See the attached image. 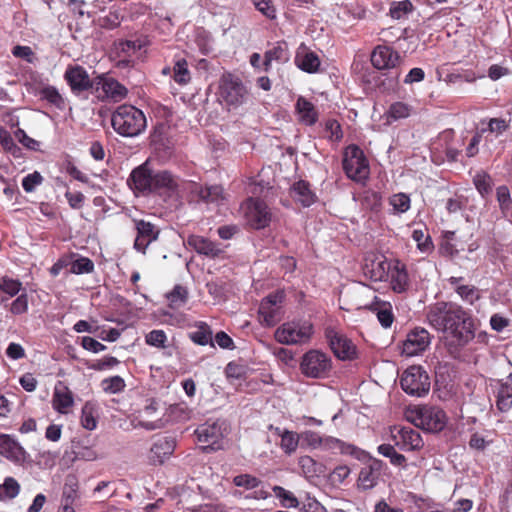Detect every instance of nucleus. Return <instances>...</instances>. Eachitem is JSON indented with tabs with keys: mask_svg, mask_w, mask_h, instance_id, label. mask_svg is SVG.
Masks as SVG:
<instances>
[{
	"mask_svg": "<svg viewBox=\"0 0 512 512\" xmlns=\"http://www.w3.org/2000/svg\"><path fill=\"white\" fill-rule=\"evenodd\" d=\"M152 172L153 170L150 169L149 162H144L132 170L129 178L127 179L128 186L137 192H150Z\"/></svg>",
	"mask_w": 512,
	"mask_h": 512,
	"instance_id": "nucleus-19",
	"label": "nucleus"
},
{
	"mask_svg": "<svg viewBox=\"0 0 512 512\" xmlns=\"http://www.w3.org/2000/svg\"><path fill=\"white\" fill-rule=\"evenodd\" d=\"M412 7V3L409 0L398 2L390 8V15L394 19H399L403 13L410 12Z\"/></svg>",
	"mask_w": 512,
	"mask_h": 512,
	"instance_id": "nucleus-60",
	"label": "nucleus"
},
{
	"mask_svg": "<svg viewBox=\"0 0 512 512\" xmlns=\"http://www.w3.org/2000/svg\"><path fill=\"white\" fill-rule=\"evenodd\" d=\"M233 483L237 487L253 490L258 488L262 481L251 474H240L233 478Z\"/></svg>",
	"mask_w": 512,
	"mask_h": 512,
	"instance_id": "nucleus-45",
	"label": "nucleus"
},
{
	"mask_svg": "<svg viewBox=\"0 0 512 512\" xmlns=\"http://www.w3.org/2000/svg\"><path fill=\"white\" fill-rule=\"evenodd\" d=\"M119 364V360L113 356H106L101 360L96 361L92 365H90L91 369L102 371L111 367H114Z\"/></svg>",
	"mask_w": 512,
	"mask_h": 512,
	"instance_id": "nucleus-62",
	"label": "nucleus"
},
{
	"mask_svg": "<svg viewBox=\"0 0 512 512\" xmlns=\"http://www.w3.org/2000/svg\"><path fill=\"white\" fill-rule=\"evenodd\" d=\"M323 444L329 447L336 446L338 447L342 453L346 454H353L356 450V447L352 444H346L343 441L334 438V437H327L323 439Z\"/></svg>",
	"mask_w": 512,
	"mask_h": 512,
	"instance_id": "nucleus-56",
	"label": "nucleus"
},
{
	"mask_svg": "<svg viewBox=\"0 0 512 512\" xmlns=\"http://www.w3.org/2000/svg\"><path fill=\"white\" fill-rule=\"evenodd\" d=\"M400 385L405 393L423 397L430 390V377L421 366L413 365L402 373Z\"/></svg>",
	"mask_w": 512,
	"mask_h": 512,
	"instance_id": "nucleus-6",
	"label": "nucleus"
},
{
	"mask_svg": "<svg viewBox=\"0 0 512 512\" xmlns=\"http://www.w3.org/2000/svg\"><path fill=\"white\" fill-rule=\"evenodd\" d=\"M28 309V297L26 293H22L11 304L10 311L14 315L23 314Z\"/></svg>",
	"mask_w": 512,
	"mask_h": 512,
	"instance_id": "nucleus-54",
	"label": "nucleus"
},
{
	"mask_svg": "<svg viewBox=\"0 0 512 512\" xmlns=\"http://www.w3.org/2000/svg\"><path fill=\"white\" fill-rule=\"evenodd\" d=\"M73 405V397L70 391L56 390L53 396V407L62 414L67 413V409Z\"/></svg>",
	"mask_w": 512,
	"mask_h": 512,
	"instance_id": "nucleus-40",
	"label": "nucleus"
},
{
	"mask_svg": "<svg viewBox=\"0 0 512 512\" xmlns=\"http://www.w3.org/2000/svg\"><path fill=\"white\" fill-rule=\"evenodd\" d=\"M416 415L418 421L416 425L429 432H440L447 423L445 412L437 407H421Z\"/></svg>",
	"mask_w": 512,
	"mask_h": 512,
	"instance_id": "nucleus-11",
	"label": "nucleus"
},
{
	"mask_svg": "<svg viewBox=\"0 0 512 512\" xmlns=\"http://www.w3.org/2000/svg\"><path fill=\"white\" fill-rule=\"evenodd\" d=\"M159 410V403L154 400H148V403L143 409L138 411L136 420L138 421L137 426H140L146 430H156L164 427Z\"/></svg>",
	"mask_w": 512,
	"mask_h": 512,
	"instance_id": "nucleus-16",
	"label": "nucleus"
},
{
	"mask_svg": "<svg viewBox=\"0 0 512 512\" xmlns=\"http://www.w3.org/2000/svg\"><path fill=\"white\" fill-rule=\"evenodd\" d=\"M64 79L75 95L86 91L94 92L98 77L91 79L87 71L80 65H70L64 73Z\"/></svg>",
	"mask_w": 512,
	"mask_h": 512,
	"instance_id": "nucleus-10",
	"label": "nucleus"
},
{
	"mask_svg": "<svg viewBox=\"0 0 512 512\" xmlns=\"http://www.w3.org/2000/svg\"><path fill=\"white\" fill-rule=\"evenodd\" d=\"M508 127L507 121L501 118H492L488 122V131L496 135L502 134Z\"/></svg>",
	"mask_w": 512,
	"mask_h": 512,
	"instance_id": "nucleus-61",
	"label": "nucleus"
},
{
	"mask_svg": "<svg viewBox=\"0 0 512 512\" xmlns=\"http://www.w3.org/2000/svg\"><path fill=\"white\" fill-rule=\"evenodd\" d=\"M294 62L300 70L310 74L318 72L321 64L318 55L304 43L297 48Z\"/></svg>",
	"mask_w": 512,
	"mask_h": 512,
	"instance_id": "nucleus-20",
	"label": "nucleus"
},
{
	"mask_svg": "<svg viewBox=\"0 0 512 512\" xmlns=\"http://www.w3.org/2000/svg\"><path fill=\"white\" fill-rule=\"evenodd\" d=\"M176 187L177 184L169 171L152 172L150 192H156L160 189L174 190Z\"/></svg>",
	"mask_w": 512,
	"mask_h": 512,
	"instance_id": "nucleus-33",
	"label": "nucleus"
},
{
	"mask_svg": "<svg viewBox=\"0 0 512 512\" xmlns=\"http://www.w3.org/2000/svg\"><path fill=\"white\" fill-rule=\"evenodd\" d=\"M300 439L302 440L303 445L312 449H316L323 444V438L319 433L310 430L302 432L300 434Z\"/></svg>",
	"mask_w": 512,
	"mask_h": 512,
	"instance_id": "nucleus-51",
	"label": "nucleus"
},
{
	"mask_svg": "<svg viewBox=\"0 0 512 512\" xmlns=\"http://www.w3.org/2000/svg\"><path fill=\"white\" fill-rule=\"evenodd\" d=\"M496 407L500 412H507L512 408V376L495 381Z\"/></svg>",
	"mask_w": 512,
	"mask_h": 512,
	"instance_id": "nucleus-23",
	"label": "nucleus"
},
{
	"mask_svg": "<svg viewBox=\"0 0 512 512\" xmlns=\"http://www.w3.org/2000/svg\"><path fill=\"white\" fill-rule=\"evenodd\" d=\"M430 343V333L422 327H416L407 333L402 343V354L408 357L416 356L424 352Z\"/></svg>",
	"mask_w": 512,
	"mask_h": 512,
	"instance_id": "nucleus-13",
	"label": "nucleus"
},
{
	"mask_svg": "<svg viewBox=\"0 0 512 512\" xmlns=\"http://www.w3.org/2000/svg\"><path fill=\"white\" fill-rule=\"evenodd\" d=\"M296 109L300 115V119L306 125H314L318 120V113L315 109V106L305 99L304 97H299L296 102Z\"/></svg>",
	"mask_w": 512,
	"mask_h": 512,
	"instance_id": "nucleus-32",
	"label": "nucleus"
},
{
	"mask_svg": "<svg viewBox=\"0 0 512 512\" xmlns=\"http://www.w3.org/2000/svg\"><path fill=\"white\" fill-rule=\"evenodd\" d=\"M197 328L196 331L190 333V339L198 345L204 346L210 344L214 347L210 326L205 322H200Z\"/></svg>",
	"mask_w": 512,
	"mask_h": 512,
	"instance_id": "nucleus-39",
	"label": "nucleus"
},
{
	"mask_svg": "<svg viewBox=\"0 0 512 512\" xmlns=\"http://www.w3.org/2000/svg\"><path fill=\"white\" fill-rule=\"evenodd\" d=\"M173 78L178 84H186L190 81V72L188 70V63L185 59H179L176 61L174 68Z\"/></svg>",
	"mask_w": 512,
	"mask_h": 512,
	"instance_id": "nucleus-44",
	"label": "nucleus"
},
{
	"mask_svg": "<svg viewBox=\"0 0 512 512\" xmlns=\"http://www.w3.org/2000/svg\"><path fill=\"white\" fill-rule=\"evenodd\" d=\"M42 181H43V177L41 176V174L39 172L35 171L31 174H28L26 177H24V179L22 181V186L26 192H32L37 185L42 183Z\"/></svg>",
	"mask_w": 512,
	"mask_h": 512,
	"instance_id": "nucleus-58",
	"label": "nucleus"
},
{
	"mask_svg": "<svg viewBox=\"0 0 512 512\" xmlns=\"http://www.w3.org/2000/svg\"><path fill=\"white\" fill-rule=\"evenodd\" d=\"M462 277H451L449 282L455 287V291L461 297L462 300L473 304L475 301L480 299L478 289L473 285H462Z\"/></svg>",
	"mask_w": 512,
	"mask_h": 512,
	"instance_id": "nucleus-31",
	"label": "nucleus"
},
{
	"mask_svg": "<svg viewBox=\"0 0 512 512\" xmlns=\"http://www.w3.org/2000/svg\"><path fill=\"white\" fill-rule=\"evenodd\" d=\"M429 324L443 333L444 346L452 357L475 337L471 315L454 302H437L429 307L426 314Z\"/></svg>",
	"mask_w": 512,
	"mask_h": 512,
	"instance_id": "nucleus-1",
	"label": "nucleus"
},
{
	"mask_svg": "<svg viewBox=\"0 0 512 512\" xmlns=\"http://www.w3.org/2000/svg\"><path fill=\"white\" fill-rule=\"evenodd\" d=\"M186 243L197 253L211 258H216L223 252L214 242L199 235H189Z\"/></svg>",
	"mask_w": 512,
	"mask_h": 512,
	"instance_id": "nucleus-26",
	"label": "nucleus"
},
{
	"mask_svg": "<svg viewBox=\"0 0 512 512\" xmlns=\"http://www.w3.org/2000/svg\"><path fill=\"white\" fill-rule=\"evenodd\" d=\"M20 492V485L13 477L5 478L2 483V493L9 499L15 498Z\"/></svg>",
	"mask_w": 512,
	"mask_h": 512,
	"instance_id": "nucleus-53",
	"label": "nucleus"
},
{
	"mask_svg": "<svg viewBox=\"0 0 512 512\" xmlns=\"http://www.w3.org/2000/svg\"><path fill=\"white\" fill-rule=\"evenodd\" d=\"M401 56L391 47L379 45L371 54L372 65L379 70L392 69L400 65Z\"/></svg>",
	"mask_w": 512,
	"mask_h": 512,
	"instance_id": "nucleus-17",
	"label": "nucleus"
},
{
	"mask_svg": "<svg viewBox=\"0 0 512 512\" xmlns=\"http://www.w3.org/2000/svg\"><path fill=\"white\" fill-rule=\"evenodd\" d=\"M273 491L275 495L281 500V504L284 507L292 508L298 506V500L297 498L290 492L285 490L281 486H274Z\"/></svg>",
	"mask_w": 512,
	"mask_h": 512,
	"instance_id": "nucleus-49",
	"label": "nucleus"
},
{
	"mask_svg": "<svg viewBox=\"0 0 512 512\" xmlns=\"http://www.w3.org/2000/svg\"><path fill=\"white\" fill-rule=\"evenodd\" d=\"M271 212L261 199H250L246 213L247 222L254 229H263L271 222Z\"/></svg>",
	"mask_w": 512,
	"mask_h": 512,
	"instance_id": "nucleus-15",
	"label": "nucleus"
},
{
	"mask_svg": "<svg viewBox=\"0 0 512 512\" xmlns=\"http://www.w3.org/2000/svg\"><path fill=\"white\" fill-rule=\"evenodd\" d=\"M136 238L134 248L143 254L146 253L148 246L159 237L160 230L151 222L135 219Z\"/></svg>",
	"mask_w": 512,
	"mask_h": 512,
	"instance_id": "nucleus-14",
	"label": "nucleus"
},
{
	"mask_svg": "<svg viewBox=\"0 0 512 512\" xmlns=\"http://www.w3.org/2000/svg\"><path fill=\"white\" fill-rule=\"evenodd\" d=\"M285 296L283 290H277L261 300L258 310L261 324L272 327L281 321L284 314L283 303Z\"/></svg>",
	"mask_w": 512,
	"mask_h": 512,
	"instance_id": "nucleus-7",
	"label": "nucleus"
},
{
	"mask_svg": "<svg viewBox=\"0 0 512 512\" xmlns=\"http://www.w3.org/2000/svg\"><path fill=\"white\" fill-rule=\"evenodd\" d=\"M389 203L398 213H404L410 208V198L405 193L394 194L390 197Z\"/></svg>",
	"mask_w": 512,
	"mask_h": 512,
	"instance_id": "nucleus-47",
	"label": "nucleus"
},
{
	"mask_svg": "<svg viewBox=\"0 0 512 512\" xmlns=\"http://www.w3.org/2000/svg\"><path fill=\"white\" fill-rule=\"evenodd\" d=\"M21 282L18 280L2 277V292L9 296H15L21 290Z\"/></svg>",
	"mask_w": 512,
	"mask_h": 512,
	"instance_id": "nucleus-59",
	"label": "nucleus"
},
{
	"mask_svg": "<svg viewBox=\"0 0 512 512\" xmlns=\"http://www.w3.org/2000/svg\"><path fill=\"white\" fill-rule=\"evenodd\" d=\"M395 444L402 450H419L424 442L420 433L411 427H402L398 429L397 434L393 435Z\"/></svg>",
	"mask_w": 512,
	"mask_h": 512,
	"instance_id": "nucleus-21",
	"label": "nucleus"
},
{
	"mask_svg": "<svg viewBox=\"0 0 512 512\" xmlns=\"http://www.w3.org/2000/svg\"><path fill=\"white\" fill-rule=\"evenodd\" d=\"M223 426V422L216 421L211 424H202L196 429L195 434L197 435L198 441L205 444L203 446L204 450H216L221 448V441L226 431V428Z\"/></svg>",
	"mask_w": 512,
	"mask_h": 512,
	"instance_id": "nucleus-12",
	"label": "nucleus"
},
{
	"mask_svg": "<svg viewBox=\"0 0 512 512\" xmlns=\"http://www.w3.org/2000/svg\"><path fill=\"white\" fill-rule=\"evenodd\" d=\"M146 44L147 42L143 38H137L134 40H119L114 43V52L119 58L129 57L146 46Z\"/></svg>",
	"mask_w": 512,
	"mask_h": 512,
	"instance_id": "nucleus-28",
	"label": "nucleus"
},
{
	"mask_svg": "<svg viewBox=\"0 0 512 512\" xmlns=\"http://www.w3.org/2000/svg\"><path fill=\"white\" fill-rule=\"evenodd\" d=\"M343 169L346 175L356 181L365 179L368 175V163L363 151L356 145L346 148L343 157Z\"/></svg>",
	"mask_w": 512,
	"mask_h": 512,
	"instance_id": "nucleus-8",
	"label": "nucleus"
},
{
	"mask_svg": "<svg viewBox=\"0 0 512 512\" xmlns=\"http://www.w3.org/2000/svg\"><path fill=\"white\" fill-rule=\"evenodd\" d=\"M122 16L119 10H111L108 14L99 17L97 22L101 28L104 29H115L120 26Z\"/></svg>",
	"mask_w": 512,
	"mask_h": 512,
	"instance_id": "nucleus-43",
	"label": "nucleus"
},
{
	"mask_svg": "<svg viewBox=\"0 0 512 512\" xmlns=\"http://www.w3.org/2000/svg\"><path fill=\"white\" fill-rule=\"evenodd\" d=\"M146 343L157 348H165L167 336L163 330H152L145 337Z\"/></svg>",
	"mask_w": 512,
	"mask_h": 512,
	"instance_id": "nucleus-52",
	"label": "nucleus"
},
{
	"mask_svg": "<svg viewBox=\"0 0 512 512\" xmlns=\"http://www.w3.org/2000/svg\"><path fill=\"white\" fill-rule=\"evenodd\" d=\"M39 95L42 99L48 101L55 107L62 109L65 105L64 99L54 86H45L39 91Z\"/></svg>",
	"mask_w": 512,
	"mask_h": 512,
	"instance_id": "nucleus-41",
	"label": "nucleus"
},
{
	"mask_svg": "<svg viewBox=\"0 0 512 512\" xmlns=\"http://www.w3.org/2000/svg\"><path fill=\"white\" fill-rule=\"evenodd\" d=\"M253 4L267 18L274 19L276 17V10L271 0H253Z\"/></svg>",
	"mask_w": 512,
	"mask_h": 512,
	"instance_id": "nucleus-55",
	"label": "nucleus"
},
{
	"mask_svg": "<svg viewBox=\"0 0 512 512\" xmlns=\"http://www.w3.org/2000/svg\"><path fill=\"white\" fill-rule=\"evenodd\" d=\"M314 333L309 321L287 322L278 327L274 333L275 340L285 345L308 343Z\"/></svg>",
	"mask_w": 512,
	"mask_h": 512,
	"instance_id": "nucleus-4",
	"label": "nucleus"
},
{
	"mask_svg": "<svg viewBox=\"0 0 512 512\" xmlns=\"http://www.w3.org/2000/svg\"><path fill=\"white\" fill-rule=\"evenodd\" d=\"M189 297V292L186 287L182 285H175L174 288L166 294V298L171 309H180L183 307Z\"/></svg>",
	"mask_w": 512,
	"mask_h": 512,
	"instance_id": "nucleus-35",
	"label": "nucleus"
},
{
	"mask_svg": "<svg viewBox=\"0 0 512 512\" xmlns=\"http://www.w3.org/2000/svg\"><path fill=\"white\" fill-rule=\"evenodd\" d=\"M94 270V263L87 257H80L71 263L70 272L74 274L91 273Z\"/></svg>",
	"mask_w": 512,
	"mask_h": 512,
	"instance_id": "nucleus-48",
	"label": "nucleus"
},
{
	"mask_svg": "<svg viewBox=\"0 0 512 512\" xmlns=\"http://www.w3.org/2000/svg\"><path fill=\"white\" fill-rule=\"evenodd\" d=\"M105 392L118 393L125 388V382L120 376H113L102 381Z\"/></svg>",
	"mask_w": 512,
	"mask_h": 512,
	"instance_id": "nucleus-50",
	"label": "nucleus"
},
{
	"mask_svg": "<svg viewBox=\"0 0 512 512\" xmlns=\"http://www.w3.org/2000/svg\"><path fill=\"white\" fill-rule=\"evenodd\" d=\"M82 347L94 353H98L106 349L105 345L89 336H85L82 338Z\"/></svg>",
	"mask_w": 512,
	"mask_h": 512,
	"instance_id": "nucleus-64",
	"label": "nucleus"
},
{
	"mask_svg": "<svg viewBox=\"0 0 512 512\" xmlns=\"http://www.w3.org/2000/svg\"><path fill=\"white\" fill-rule=\"evenodd\" d=\"M325 338L334 355L340 360H353L357 356V348L353 342L334 327L325 329Z\"/></svg>",
	"mask_w": 512,
	"mask_h": 512,
	"instance_id": "nucleus-9",
	"label": "nucleus"
},
{
	"mask_svg": "<svg viewBox=\"0 0 512 512\" xmlns=\"http://www.w3.org/2000/svg\"><path fill=\"white\" fill-rule=\"evenodd\" d=\"M288 59L287 46L285 43H277L273 48L267 50L264 55V69H270L272 61H286Z\"/></svg>",
	"mask_w": 512,
	"mask_h": 512,
	"instance_id": "nucleus-36",
	"label": "nucleus"
},
{
	"mask_svg": "<svg viewBox=\"0 0 512 512\" xmlns=\"http://www.w3.org/2000/svg\"><path fill=\"white\" fill-rule=\"evenodd\" d=\"M274 431L281 438L280 447L286 454L291 455L297 450L300 434L279 427H275Z\"/></svg>",
	"mask_w": 512,
	"mask_h": 512,
	"instance_id": "nucleus-29",
	"label": "nucleus"
},
{
	"mask_svg": "<svg viewBox=\"0 0 512 512\" xmlns=\"http://www.w3.org/2000/svg\"><path fill=\"white\" fill-rule=\"evenodd\" d=\"M175 447L176 441L173 437H161L157 439L150 449V463L154 465L162 464L164 460L174 452Z\"/></svg>",
	"mask_w": 512,
	"mask_h": 512,
	"instance_id": "nucleus-22",
	"label": "nucleus"
},
{
	"mask_svg": "<svg viewBox=\"0 0 512 512\" xmlns=\"http://www.w3.org/2000/svg\"><path fill=\"white\" fill-rule=\"evenodd\" d=\"M473 183L482 196L488 195L492 191L493 180L491 176L484 171L478 172L473 177Z\"/></svg>",
	"mask_w": 512,
	"mask_h": 512,
	"instance_id": "nucleus-42",
	"label": "nucleus"
},
{
	"mask_svg": "<svg viewBox=\"0 0 512 512\" xmlns=\"http://www.w3.org/2000/svg\"><path fill=\"white\" fill-rule=\"evenodd\" d=\"M12 54L17 58H22L28 63H32L34 60V52L29 46L17 45L13 48Z\"/></svg>",
	"mask_w": 512,
	"mask_h": 512,
	"instance_id": "nucleus-63",
	"label": "nucleus"
},
{
	"mask_svg": "<svg viewBox=\"0 0 512 512\" xmlns=\"http://www.w3.org/2000/svg\"><path fill=\"white\" fill-rule=\"evenodd\" d=\"M411 107L403 102H395L390 105L389 110L387 111L388 119L399 120L402 118H407L410 115Z\"/></svg>",
	"mask_w": 512,
	"mask_h": 512,
	"instance_id": "nucleus-46",
	"label": "nucleus"
},
{
	"mask_svg": "<svg viewBox=\"0 0 512 512\" xmlns=\"http://www.w3.org/2000/svg\"><path fill=\"white\" fill-rule=\"evenodd\" d=\"M81 423L83 427L88 430L96 428V420L93 416L92 407L88 403L82 408Z\"/></svg>",
	"mask_w": 512,
	"mask_h": 512,
	"instance_id": "nucleus-57",
	"label": "nucleus"
},
{
	"mask_svg": "<svg viewBox=\"0 0 512 512\" xmlns=\"http://www.w3.org/2000/svg\"><path fill=\"white\" fill-rule=\"evenodd\" d=\"M100 90L102 94H99L98 98H108L115 102L124 99L128 92L126 87L114 78H105L103 76H98L94 92L98 93Z\"/></svg>",
	"mask_w": 512,
	"mask_h": 512,
	"instance_id": "nucleus-18",
	"label": "nucleus"
},
{
	"mask_svg": "<svg viewBox=\"0 0 512 512\" xmlns=\"http://www.w3.org/2000/svg\"><path fill=\"white\" fill-rule=\"evenodd\" d=\"M391 287L394 292L402 293L409 287V277L405 265L397 262L391 272Z\"/></svg>",
	"mask_w": 512,
	"mask_h": 512,
	"instance_id": "nucleus-30",
	"label": "nucleus"
},
{
	"mask_svg": "<svg viewBox=\"0 0 512 512\" xmlns=\"http://www.w3.org/2000/svg\"><path fill=\"white\" fill-rule=\"evenodd\" d=\"M111 125L115 132L123 137H135L141 134L146 126L144 113L133 105L123 104L112 113Z\"/></svg>",
	"mask_w": 512,
	"mask_h": 512,
	"instance_id": "nucleus-2",
	"label": "nucleus"
},
{
	"mask_svg": "<svg viewBox=\"0 0 512 512\" xmlns=\"http://www.w3.org/2000/svg\"><path fill=\"white\" fill-rule=\"evenodd\" d=\"M291 196L304 207L312 205L316 200V196L310 189L309 183L304 180H299L293 184Z\"/></svg>",
	"mask_w": 512,
	"mask_h": 512,
	"instance_id": "nucleus-27",
	"label": "nucleus"
},
{
	"mask_svg": "<svg viewBox=\"0 0 512 512\" xmlns=\"http://www.w3.org/2000/svg\"><path fill=\"white\" fill-rule=\"evenodd\" d=\"M2 456L17 465H22L27 459L24 448L7 434H2Z\"/></svg>",
	"mask_w": 512,
	"mask_h": 512,
	"instance_id": "nucleus-25",
	"label": "nucleus"
},
{
	"mask_svg": "<svg viewBox=\"0 0 512 512\" xmlns=\"http://www.w3.org/2000/svg\"><path fill=\"white\" fill-rule=\"evenodd\" d=\"M194 192L206 203H217L223 200V188L219 185L205 187L196 185Z\"/></svg>",
	"mask_w": 512,
	"mask_h": 512,
	"instance_id": "nucleus-34",
	"label": "nucleus"
},
{
	"mask_svg": "<svg viewBox=\"0 0 512 512\" xmlns=\"http://www.w3.org/2000/svg\"><path fill=\"white\" fill-rule=\"evenodd\" d=\"M331 369V358L326 353L317 349L307 351L300 361V371L308 378H326Z\"/></svg>",
	"mask_w": 512,
	"mask_h": 512,
	"instance_id": "nucleus-5",
	"label": "nucleus"
},
{
	"mask_svg": "<svg viewBox=\"0 0 512 512\" xmlns=\"http://www.w3.org/2000/svg\"><path fill=\"white\" fill-rule=\"evenodd\" d=\"M364 272L371 280L382 281L387 276L386 262L381 260L366 262Z\"/></svg>",
	"mask_w": 512,
	"mask_h": 512,
	"instance_id": "nucleus-38",
	"label": "nucleus"
},
{
	"mask_svg": "<svg viewBox=\"0 0 512 512\" xmlns=\"http://www.w3.org/2000/svg\"><path fill=\"white\" fill-rule=\"evenodd\" d=\"M383 462L378 459H371L360 471L358 485L364 489L373 488L379 479Z\"/></svg>",
	"mask_w": 512,
	"mask_h": 512,
	"instance_id": "nucleus-24",
	"label": "nucleus"
},
{
	"mask_svg": "<svg viewBox=\"0 0 512 512\" xmlns=\"http://www.w3.org/2000/svg\"><path fill=\"white\" fill-rule=\"evenodd\" d=\"M219 101L228 107L238 108L248 99V90L242 81L232 74H224L219 82Z\"/></svg>",
	"mask_w": 512,
	"mask_h": 512,
	"instance_id": "nucleus-3",
	"label": "nucleus"
},
{
	"mask_svg": "<svg viewBox=\"0 0 512 512\" xmlns=\"http://www.w3.org/2000/svg\"><path fill=\"white\" fill-rule=\"evenodd\" d=\"M298 464L306 477H315L324 473V466L308 455L301 456Z\"/></svg>",
	"mask_w": 512,
	"mask_h": 512,
	"instance_id": "nucleus-37",
	"label": "nucleus"
}]
</instances>
